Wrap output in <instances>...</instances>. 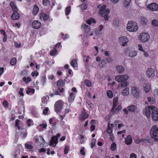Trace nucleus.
Segmentation results:
<instances>
[{
	"instance_id": "f257e3e1",
	"label": "nucleus",
	"mask_w": 158,
	"mask_h": 158,
	"mask_svg": "<svg viewBox=\"0 0 158 158\" xmlns=\"http://www.w3.org/2000/svg\"><path fill=\"white\" fill-rule=\"evenodd\" d=\"M129 78L128 76L126 75L118 76L115 77V80L118 82H121V87H125L127 85V80Z\"/></svg>"
},
{
	"instance_id": "f03ea898",
	"label": "nucleus",
	"mask_w": 158,
	"mask_h": 158,
	"mask_svg": "<svg viewBox=\"0 0 158 158\" xmlns=\"http://www.w3.org/2000/svg\"><path fill=\"white\" fill-rule=\"evenodd\" d=\"M10 5L13 10V13L12 15L11 18L14 20L18 19L19 18L20 16L18 12V10L15 3L14 2H10Z\"/></svg>"
},
{
	"instance_id": "7ed1b4c3",
	"label": "nucleus",
	"mask_w": 158,
	"mask_h": 158,
	"mask_svg": "<svg viewBox=\"0 0 158 158\" xmlns=\"http://www.w3.org/2000/svg\"><path fill=\"white\" fill-rule=\"evenodd\" d=\"M158 127L156 125L153 126L150 131V135L151 137L155 141H158Z\"/></svg>"
},
{
	"instance_id": "20e7f679",
	"label": "nucleus",
	"mask_w": 158,
	"mask_h": 158,
	"mask_svg": "<svg viewBox=\"0 0 158 158\" xmlns=\"http://www.w3.org/2000/svg\"><path fill=\"white\" fill-rule=\"evenodd\" d=\"M138 27L136 23L132 21L128 22L127 27V31L130 32H135L137 31Z\"/></svg>"
},
{
	"instance_id": "39448f33",
	"label": "nucleus",
	"mask_w": 158,
	"mask_h": 158,
	"mask_svg": "<svg viewBox=\"0 0 158 158\" xmlns=\"http://www.w3.org/2000/svg\"><path fill=\"white\" fill-rule=\"evenodd\" d=\"M155 108V106H148L146 107L143 110V114L148 117L150 116L151 112Z\"/></svg>"
},
{
	"instance_id": "423d86ee",
	"label": "nucleus",
	"mask_w": 158,
	"mask_h": 158,
	"mask_svg": "<svg viewBox=\"0 0 158 158\" xmlns=\"http://www.w3.org/2000/svg\"><path fill=\"white\" fill-rule=\"evenodd\" d=\"M55 110L57 112H61L63 108V104L62 101H58L56 102L55 105Z\"/></svg>"
},
{
	"instance_id": "0eeeda50",
	"label": "nucleus",
	"mask_w": 158,
	"mask_h": 158,
	"mask_svg": "<svg viewBox=\"0 0 158 158\" xmlns=\"http://www.w3.org/2000/svg\"><path fill=\"white\" fill-rule=\"evenodd\" d=\"M139 39L142 42L147 41L149 39L150 36L147 33H142L140 34L139 36Z\"/></svg>"
},
{
	"instance_id": "6e6552de",
	"label": "nucleus",
	"mask_w": 158,
	"mask_h": 158,
	"mask_svg": "<svg viewBox=\"0 0 158 158\" xmlns=\"http://www.w3.org/2000/svg\"><path fill=\"white\" fill-rule=\"evenodd\" d=\"M60 136V134L58 133L57 134L56 136L52 137L51 140L50 142V145L51 146H52L53 147H55L58 143L57 138L59 137Z\"/></svg>"
},
{
	"instance_id": "1a4fd4ad",
	"label": "nucleus",
	"mask_w": 158,
	"mask_h": 158,
	"mask_svg": "<svg viewBox=\"0 0 158 158\" xmlns=\"http://www.w3.org/2000/svg\"><path fill=\"white\" fill-rule=\"evenodd\" d=\"M131 94L135 97L137 98L140 96V91L137 88L135 87H133L131 89Z\"/></svg>"
},
{
	"instance_id": "9d476101",
	"label": "nucleus",
	"mask_w": 158,
	"mask_h": 158,
	"mask_svg": "<svg viewBox=\"0 0 158 158\" xmlns=\"http://www.w3.org/2000/svg\"><path fill=\"white\" fill-rule=\"evenodd\" d=\"M147 76L148 78H152L155 76V70L154 69L149 68L146 72Z\"/></svg>"
},
{
	"instance_id": "9b49d317",
	"label": "nucleus",
	"mask_w": 158,
	"mask_h": 158,
	"mask_svg": "<svg viewBox=\"0 0 158 158\" xmlns=\"http://www.w3.org/2000/svg\"><path fill=\"white\" fill-rule=\"evenodd\" d=\"M152 119L154 121L158 120V110L155 107V108L152 111Z\"/></svg>"
},
{
	"instance_id": "f8f14e48",
	"label": "nucleus",
	"mask_w": 158,
	"mask_h": 158,
	"mask_svg": "<svg viewBox=\"0 0 158 158\" xmlns=\"http://www.w3.org/2000/svg\"><path fill=\"white\" fill-rule=\"evenodd\" d=\"M147 7L151 10L157 11L158 10V4L156 3H152L148 5Z\"/></svg>"
},
{
	"instance_id": "ddd939ff",
	"label": "nucleus",
	"mask_w": 158,
	"mask_h": 158,
	"mask_svg": "<svg viewBox=\"0 0 158 158\" xmlns=\"http://www.w3.org/2000/svg\"><path fill=\"white\" fill-rule=\"evenodd\" d=\"M126 54L131 57H133L137 55V52L136 51L131 50L128 48L126 51Z\"/></svg>"
},
{
	"instance_id": "4468645a",
	"label": "nucleus",
	"mask_w": 158,
	"mask_h": 158,
	"mask_svg": "<svg viewBox=\"0 0 158 158\" xmlns=\"http://www.w3.org/2000/svg\"><path fill=\"white\" fill-rule=\"evenodd\" d=\"M41 25V23L37 21H34L32 23V26L34 29L39 28Z\"/></svg>"
},
{
	"instance_id": "2eb2a0df",
	"label": "nucleus",
	"mask_w": 158,
	"mask_h": 158,
	"mask_svg": "<svg viewBox=\"0 0 158 158\" xmlns=\"http://www.w3.org/2000/svg\"><path fill=\"white\" fill-rule=\"evenodd\" d=\"M106 6L105 5L102 6L100 8L99 13L102 16H103V15L106 13L107 9H106Z\"/></svg>"
},
{
	"instance_id": "dca6fc26",
	"label": "nucleus",
	"mask_w": 158,
	"mask_h": 158,
	"mask_svg": "<svg viewBox=\"0 0 158 158\" xmlns=\"http://www.w3.org/2000/svg\"><path fill=\"white\" fill-rule=\"evenodd\" d=\"M119 41L122 43V45L124 47L127 45L128 40L126 37H123L120 38Z\"/></svg>"
},
{
	"instance_id": "f3484780",
	"label": "nucleus",
	"mask_w": 158,
	"mask_h": 158,
	"mask_svg": "<svg viewBox=\"0 0 158 158\" xmlns=\"http://www.w3.org/2000/svg\"><path fill=\"white\" fill-rule=\"evenodd\" d=\"M128 110L131 112H135L137 110V108L135 105H131L127 107Z\"/></svg>"
},
{
	"instance_id": "a211bd4d",
	"label": "nucleus",
	"mask_w": 158,
	"mask_h": 158,
	"mask_svg": "<svg viewBox=\"0 0 158 158\" xmlns=\"http://www.w3.org/2000/svg\"><path fill=\"white\" fill-rule=\"evenodd\" d=\"M84 111L82 112L81 115L79 117L80 119L81 120L84 121L86 118L88 117V115L86 114V113Z\"/></svg>"
},
{
	"instance_id": "6ab92c4d",
	"label": "nucleus",
	"mask_w": 158,
	"mask_h": 158,
	"mask_svg": "<svg viewBox=\"0 0 158 158\" xmlns=\"http://www.w3.org/2000/svg\"><path fill=\"white\" fill-rule=\"evenodd\" d=\"M81 27L85 29L84 31L85 32L88 33L90 31V27L85 24H82Z\"/></svg>"
},
{
	"instance_id": "aec40b11",
	"label": "nucleus",
	"mask_w": 158,
	"mask_h": 158,
	"mask_svg": "<svg viewBox=\"0 0 158 158\" xmlns=\"http://www.w3.org/2000/svg\"><path fill=\"white\" fill-rule=\"evenodd\" d=\"M116 68L117 72L119 73H123L124 71V67L121 65L118 66Z\"/></svg>"
},
{
	"instance_id": "412c9836",
	"label": "nucleus",
	"mask_w": 158,
	"mask_h": 158,
	"mask_svg": "<svg viewBox=\"0 0 158 158\" xmlns=\"http://www.w3.org/2000/svg\"><path fill=\"white\" fill-rule=\"evenodd\" d=\"M39 16L41 20H47L48 18V16L44 13L40 14Z\"/></svg>"
},
{
	"instance_id": "4be33fe9",
	"label": "nucleus",
	"mask_w": 158,
	"mask_h": 158,
	"mask_svg": "<svg viewBox=\"0 0 158 158\" xmlns=\"http://www.w3.org/2000/svg\"><path fill=\"white\" fill-rule=\"evenodd\" d=\"M132 138L131 135H128L127 136L125 140V143L127 145H130L132 143Z\"/></svg>"
},
{
	"instance_id": "5701e85b",
	"label": "nucleus",
	"mask_w": 158,
	"mask_h": 158,
	"mask_svg": "<svg viewBox=\"0 0 158 158\" xmlns=\"http://www.w3.org/2000/svg\"><path fill=\"white\" fill-rule=\"evenodd\" d=\"M110 13V10L109 9H107L106 11V13L103 15V16L104 17V19L106 21H107L109 20V17L108 14Z\"/></svg>"
},
{
	"instance_id": "b1692460",
	"label": "nucleus",
	"mask_w": 158,
	"mask_h": 158,
	"mask_svg": "<svg viewBox=\"0 0 158 158\" xmlns=\"http://www.w3.org/2000/svg\"><path fill=\"white\" fill-rule=\"evenodd\" d=\"M143 88L145 91L148 93L151 89V86L149 84H146L144 85Z\"/></svg>"
},
{
	"instance_id": "393cba45",
	"label": "nucleus",
	"mask_w": 158,
	"mask_h": 158,
	"mask_svg": "<svg viewBox=\"0 0 158 158\" xmlns=\"http://www.w3.org/2000/svg\"><path fill=\"white\" fill-rule=\"evenodd\" d=\"M39 10V7L36 5H34V8L32 12L33 15H35L37 14Z\"/></svg>"
},
{
	"instance_id": "a878e982",
	"label": "nucleus",
	"mask_w": 158,
	"mask_h": 158,
	"mask_svg": "<svg viewBox=\"0 0 158 158\" xmlns=\"http://www.w3.org/2000/svg\"><path fill=\"white\" fill-rule=\"evenodd\" d=\"M75 98V96L73 93H71L70 94L69 97V101L70 103L73 101Z\"/></svg>"
},
{
	"instance_id": "bb28decb",
	"label": "nucleus",
	"mask_w": 158,
	"mask_h": 158,
	"mask_svg": "<svg viewBox=\"0 0 158 158\" xmlns=\"http://www.w3.org/2000/svg\"><path fill=\"white\" fill-rule=\"evenodd\" d=\"M65 83L62 80H60L57 82V85L58 87H62L64 85Z\"/></svg>"
},
{
	"instance_id": "cd10ccee",
	"label": "nucleus",
	"mask_w": 158,
	"mask_h": 158,
	"mask_svg": "<svg viewBox=\"0 0 158 158\" xmlns=\"http://www.w3.org/2000/svg\"><path fill=\"white\" fill-rule=\"evenodd\" d=\"M70 64L73 67H77V59H73L71 62Z\"/></svg>"
},
{
	"instance_id": "c85d7f7f",
	"label": "nucleus",
	"mask_w": 158,
	"mask_h": 158,
	"mask_svg": "<svg viewBox=\"0 0 158 158\" xmlns=\"http://www.w3.org/2000/svg\"><path fill=\"white\" fill-rule=\"evenodd\" d=\"M141 23L143 25H146L148 22L147 19L145 17H142L140 18Z\"/></svg>"
},
{
	"instance_id": "c756f323",
	"label": "nucleus",
	"mask_w": 158,
	"mask_h": 158,
	"mask_svg": "<svg viewBox=\"0 0 158 158\" xmlns=\"http://www.w3.org/2000/svg\"><path fill=\"white\" fill-rule=\"evenodd\" d=\"M147 99L148 101L145 102V103L146 104H148V102L151 104H152L155 102V101L153 99L151 100V98L150 97H148Z\"/></svg>"
},
{
	"instance_id": "7c9ffc66",
	"label": "nucleus",
	"mask_w": 158,
	"mask_h": 158,
	"mask_svg": "<svg viewBox=\"0 0 158 158\" xmlns=\"http://www.w3.org/2000/svg\"><path fill=\"white\" fill-rule=\"evenodd\" d=\"M123 95L124 96H127L129 94V88H126L124 89L122 93Z\"/></svg>"
},
{
	"instance_id": "2f4dec72",
	"label": "nucleus",
	"mask_w": 158,
	"mask_h": 158,
	"mask_svg": "<svg viewBox=\"0 0 158 158\" xmlns=\"http://www.w3.org/2000/svg\"><path fill=\"white\" fill-rule=\"evenodd\" d=\"M131 0H124L123 5L125 7H128L131 3Z\"/></svg>"
},
{
	"instance_id": "473e14b6",
	"label": "nucleus",
	"mask_w": 158,
	"mask_h": 158,
	"mask_svg": "<svg viewBox=\"0 0 158 158\" xmlns=\"http://www.w3.org/2000/svg\"><path fill=\"white\" fill-rule=\"evenodd\" d=\"M118 98L116 97H114L113 98V105L117 106L118 104Z\"/></svg>"
},
{
	"instance_id": "72a5a7b5",
	"label": "nucleus",
	"mask_w": 158,
	"mask_h": 158,
	"mask_svg": "<svg viewBox=\"0 0 158 158\" xmlns=\"http://www.w3.org/2000/svg\"><path fill=\"white\" fill-rule=\"evenodd\" d=\"M57 53V50L56 49L54 48L53 50L51 51L50 54L52 56H54Z\"/></svg>"
},
{
	"instance_id": "f704fd0d",
	"label": "nucleus",
	"mask_w": 158,
	"mask_h": 158,
	"mask_svg": "<svg viewBox=\"0 0 158 158\" xmlns=\"http://www.w3.org/2000/svg\"><path fill=\"white\" fill-rule=\"evenodd\" d=\"M106 64V62L105 61L102 60L100 62L99 64V66L101 68H103L104 67Z\"/></svg>"
},
{
	"instance_id": "c9c22d12",
	"label": "nucleus",
	"mask_w": 158,
	"mask_h": 158,
	"mask_svg": "<svg viewBox=\"0 0 158 158\" xmlns=\"http://www.w3.org/2000/svg\"><path fill=\"white\" fill-rule=\"evenodd\" d=\"M23 80L25 82L26 84H27L28 82H30L31 81V78L29 77H27V78L26 77H24L23 78Z\"/></svg>"
},
{
	"instance_id": "e433bc0d",
	"label": "nucleus",
	"mask_w": 158,
	"mask_h": 158,
	"mask_svg": "<svg viewBox=\"0 0 158 158\" xmlns=\"http://www.w3.org/2000/svg\"><path fill=\"white\" fill-rule=\"evenodd\" d=\"M85 84L86 86L89 87L91 86L92 85L91 81L87 80H86L85 81Z\"/></svg>"
},
{
	"instance_id": "4c0bfd02",
	"label": "nucleus",
	"mask_w": 158,
	"mask_h": 158,
	"mask_svg": "<svg viewBox=\"0 0 158 158\" xmlns=\"http://www.w3.org/2000/svg\"><path fill=\"white\" fill-rule=\"evenodd\" d=\"M16 60L15 58H12L10 61V64L12 65H15L16 63Z\"/></svg>"
},
{
	"instance_id": "58836bf2",
	"label": "nucleus",
	"mask_w": 158,
	"mask_h": 158,
	"mask_svg": "<svg viewBox=\"0 0 158 158\" xmlns=\"http://www.w3.org/2000/svg\"><path fill=\"white\" fill-rule=\"evenodd\" d=\"M116 148V144L114 143L113 142L111 145L110 149L112 151H114Z\"/></svg>"
},
{
	"instance_id": "ea45409f",
	"label": "nucleus",
	"mask_w": 158,
	"mask_h": 158,
	"mask_svg": "<svg viewBox=\"0 0 158 158\" xmlns=\"http://www.w3.org/2000/svg\"><path fill=\"white\" fill-rule=\"evenodd\" d=\"M32 143H30V144H29L27 143L25 144V147L28 149H31L33 148V147L32 145Z\"/></svg>"
},
{
	"instance_id": "a19ab883",
	"label": "nucleus",
	"mask_w": 158,
	"mask_h": 158,
	"mask_svg": "<svg viewBox=\"0 0 158 158\" xmlns=\"http://www.w3.org/2000/svg\"><path fill=\"white\" fill-rule=\"evenodd\" d=\"M106 131L107 133L108 134H110L112 132V130L110 127V123L108 124V128L107 129Z\"/></svg>"
},
{
	"instance_id": "79ce46f5",
	"label": "nucleus",
	"mask_w": 158,
	"mask_h": 158,
	"mask_svg": "<svg viewBox=\"0 0 158 158\" xmlns=\"http://www.w3.org/2000/svg\"><path fill=\"white\" fill-rule=\"evenodd\" d=\"M71 10V6H69L66 8L65 10V15H68L70 13Z\"/></svg>"
},
{
	"instance_id": "37998d69",
	"label": "nucleus",
	"mask_w": 158,
	"mask_h": 158,
	"mask_svg": "<svg viewBox=\"0 0 158 158\" xmlns=\"http://www.w3.org/2000/svg\"><path fill=\"white\" fill-rule=\"evenodd\" d=\"M152 24L155 26H158V21L156 19H154L152 21Z\"/></svg>"
},
{
	"instance_id": "c03bdc74",
	"label": "nucleus",
	"mask_w": 158,
	"mask_h": 158,
	"mask_svg": "<svg viewBox=\"0 0 158 158\" xmlns=\"http://www.w3.org/2000/svg\"><path fill=\"white\" fill-rule=\"evenodd\" d=\"M107 96L110 98H112L113 96L112 92L110 90H108L107 92Z\"/></svg>"
},
{
	"instance_id": "a18cd8bd",
	"label": "nucleus",
	"mask_w": 158,
	"mask_h": 158,
	"mask_svg": "<svg viewBox=\"0 0 158 158\" xmlns=\"http://www.w3.org/2000/svg\"><path fill=\"white\" fill-rule=\"evenodd\" d=\"M43 4L45 6H47L50 4V2L49 0H43Z\"/></svg>"
},
{
	"instance_id": "49530a36",
	"label": "nucleus",
	"mask_w": 158,
	"mask_h": 158,
	"mask_svg": "<svg viewBox=\"0 0 158 158\" xmlns=\"http://www.w3.org/2000/svg\"><path fill=\"white\" fill-rule=\"evenodd\" d=\"M3 105L5 108H7L8 106V103L6 100H4L3 102Z\"/></svg>"
},
{
	"instance_id": "de8ad7c7",
	"label": "nucleus",
	"mask_w": 158,
	"mask_h": 158,
	"mask_svg": "<svg viewBox=\"0 0 158 158\" xmlns=\"http://www.w3.org/2000/svg\"><path fill=\"white\" fill-rule=\"evenodd\" d=\"M121 106L120 105L118 106L116 110L113 112V113H116L117 112H118L121 109Z\"/></svg>"
},
{
	"instance_id": "09e8293b",
	"label": "nucleus",
	"mask_w": 158,
	"mask_h": 158,
	"mask_svg": "<svg viewBox=\"0 0 158 158\" xmlns=\"http://www.w3.org/2000/svg\"><path fill=\"white\" fill-rule=\"evenodd\" d=\"M96 141V140L95 139H93L92 140L91 143V148H93L94 146L95 143Z\"/></svg>"
},
{
	"instance_id": "8fccbe9b",
	"label": "nucleus",
	"mask_w": 158,
	"mask_h": 158,
	"mask_svg": "<svg viewBox=\"0 0 158 158\" xmlns=\"http://www.w3.org/2000/svg\"><path fill=\"white\" fill-rule=\"evenodd\" d=\"M28 90L26 91L27 94H29V93L31 92L33 94L34 93L35 89H31L30 88H28Z\"/></svg>"
},
{
	"instance_id": "3c124183",
	"label": "nucleus",
	"mask_w": 158,
	"mask_h": 158,
	"mask_svg": "<svg viewBox=\"0 0 158 158\" xmlns=\"http://www.w3.org/2000/svg\"><path fill=\"white\" fill-rule=\"evenodd\" d=\"M69 150V147L68 146H66L64 149V152L65 154H67Z\"/></svg>"
},
{
	"instance_id": "603ef678",
	"label": "nucleus",
	"mask_w": 158,
	"mask_h": 158,
	"mask_svg": "<svg viewBox=\"0 0 158 158\" xmlns=\"http://www.w3.org/2000/svg\"><path fill=\"white\" fill-rule=\"evenodd\" d=\"M84 148L82 147L80 151L81 154L84 156L85 155V152H84Z\"/></svg>"
},
{
	"instance_id": "864d4df0",
	"label": "nucleus",
	"mask_w": 158,
	"mask_h": 158,
	"mask_svg": "<svg viewBox=\"0 0 158 158\" xmlns=\"http://www.w3.org/2000/svg\"><path fill=\"white\" fill-rule=\"evenodd\" d=\"M32 122V121L31 119H29L27 121V123L28 126L29 127L31 126V123Z\"/></svg>"
},
{
	"instance_id": "5fc2aeb1",
	"label": "nucleus",
	"mask_w": 158,
	"mask_h": 158,
	"mask_svg": "<svg viewBox=\"0 0 158 158\" xmlns=\"http://www.w3.org/2000/svg\"><path fill=\"white\" fill-rule=\"evenodd\" d=\"M46 81V78L45 77L43 76L41 79V82L43 85H44Z\"/></svg>"
},
{
	"instance_id": "6e6d98bb",
	"label": "nucleus",
	"mask_w": 158,
	"mask_h": 158,
	"mask_svg": "<svg viewBox=\"0 0 158 158\" xmlns=\"http://www.w3.org/2000/svg\"><path fill=\"white\" fill-rule=\"evenodd\" d=\"M87 8V6L85 4H83L81 5V9L82 10H85Z\"/></svg>"
},
{
	"instance_id": "4d7b16f0",
	"label": "nucleus",
	"mask_w": 158,
	"mask_h": 158,
	"mask_svg": "<svg viewBox=\"0 0 158 158\" xmlns=\"http://www.w3.org/2000/svg\"><path fill=\"white\" fill-rule=\"evenodd\" d=\"M108 63L111 62L113 61V59L111 57H109L106 58V59Z\"/></svg>"
},
{
	"instance_id": "13d9d810",
	"label": "nucleus",
	"mask_w": 158,
	"mask_h": 158,
	"mask_svg": "<svg viewBox=\"0 0 158 158\" xmlns=\"http://www.w3.org/2000/svg\"><path fill=\"white\" fill-rule=\"evenodd\" d=\"M49 110L48 107H46L45 109L43 110V114H44L46 115L47 114L48 111Z\"/></svg>"
},
{
	"instance_id": "bf43d9fd",
	"label": "nucleus",
	"mask_w": 158,
	"mask_h": 158,
	"mask_svg": "<svg viewBox=\"0 0 158 158\" xmlns=\"http://www.w3.org/2000/svg\"><path fill=\"white\" fill-rule=\"evenodd\" d=\"M40 126L42 127L43 128L46 129L47 125L46 124H41L40 125Z\"/></svg>"
},
{
	"instance_id": "052dcab7",
	"label": "nucleus",
	"mask_w": 158,
	"mask_h": 158,
	"mask_svg": "<svg viewBox=\"0 0 158 158\" xmlns=\"http://www.w3.org/2000/svg\"><path fill=\"white\" fill-rule=\"evenodd\" d=\"M130 158H136V155L135 153H132L130 156Z\"/></svg>"
},
{
	"instance_id": "680f3d73",
	"label": "nucleus",
	"mask_w": 158,
	"mask_h": 158,
	"mask_svg": "<svg viewBox=\"0 0 158 158\" xmlns=\"http://www.w3.org/2000/svg\"><path fill=\"white\" fill-rule=\"evenodd\" d=\"M138 46L139 47V50L140 51L144 52V50L143 49L141 45L139 44L138 45Z\"/></svg>"
},
{
	"instance_id": "e2e57ef3",
	"label": "nucleus",
	"mask_w": 158,
	"mask_h": 158,
	"mask_svg": "<svg viewBox=\"0 0 158 158\" xmlns=\"http://www.w3.org/2000/svg\"><path fill=\"white\" fill-rule=\"evenodd\" d=\"M95 126L94 125H92L90 127V129L91 131H94L95 130Z\"/></svg>"
},
{
	"instance_id": "0e129e2a",
	"label": "nucleus",
	"mask_w": 158,
	"mask_h": 158,
	"mask_svg": "<svg viewBox=\"0 0 158 158\" xmlns=\"http://www.w3.org/2000/svg\"><path fill=\"white\" fill-rule=\"evenodd\" d=\"M110 139L111 141H113L114 139V137L113 135L111 134H110Z\"/></svg>"
},
{
	"instance_id": "69168bd1",
	"label": "nucleus",
	"mask_w": 158,
	"mask_h": 158,
	"mask_svg": "<svg viewBox=\"0 0 158 158\" xmlns=\"http://www.w3.org/2000/svg\"><path fill=\"white\" fill-rule=\"evenodd\" d=\"M119 24L118 21V20H115L114 22V24L116 26H118Z\"/></svg>"
},
{
	"instance_id": "338daca9",
	"label": "nucleus",
	"mask_w": 158,
	"mask_h": 158,
	"mask_svg": "<svg viewBox=\"0 0 158 158\" xmlns=\"http://www.w3.org/2000/svg\"><path fill=\"white\" fill-rule=\"evenodd\" d=\"M31 74L33 77H34L35 75L36 76H37L38 75L39 73L38 72H36L35 73L34 72H32Z\"/></svg>"
},
{
	"instance_id": "774afa93",
	"label": "nucleus",
	"mask_w": 158,
	"mask_h": 158,
	"mask_svg": "<svg viewBox=\"0 0 158 158\" xmlns=\"http://www.w3.org/2000/svg\"><path fill=\"white\" fill-rule=\"evenodd\" d=\"M154 94L155 95H158V89H156L154 91Z\"/></svg>"
}]
</instances>
